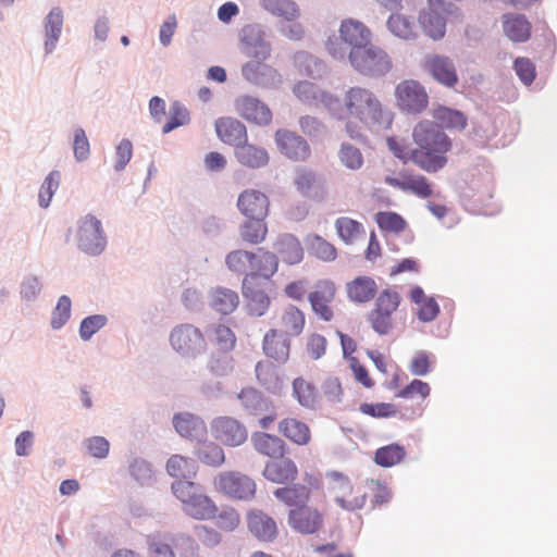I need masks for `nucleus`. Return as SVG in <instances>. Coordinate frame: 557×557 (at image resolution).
Here are the masks:
<instances>
[{"instance_id":"obj_1","label":"nucleus","mask_w":557,"mask_h":557,"mask_svg":"<svg viewBox=\"0 0 557 557\" xmlns=\"http://www.w3.org/2000/svg\"><path fill=\"white\" fill-rule=\"evenodd\" d=\"M416 148L410 152V160L428 173L442 170L447 163V152L451 141L441 127L430 121L420 122L413 133Z\"/></svg>"},{"instance_id":"obj_2","label":"nucleus","mask_w":557,"mask_h":557,"mask_svg":"<svg viewBox=\"0 0 557 557\" xmlns=\"http://www.w3.org/2000/svg\"><path fill=\"white\" fill-rule=\"evenodd\" d=\"M172 492L182 504L183 512L195 520H212L216 512L215 502L193 481H175Z\"/></svg>"},{"instance_id":"obj_3","label":"nucleus","mask_w":557,"mask_h":557,"mask_svg":"<svg viewBox=\"0 0 557 557\" xmlns=\"http://www.w3.org/2000/svg\"><path fill=\"white\" fill-rule=\"evenodd\" d=\"M348 59L356 71L367 76H382L391 69L387 53L373 46L371 40L364 47H357L356 50L349 51Z\"/></svg>"},{"instance_id":"obj_4","label":"nucleus","mask_w":557,"mask_h":557,"mask_svg":"<svg viewBox=\"0 0 557 557\" xmlns=\"http://www.w3.org/2000/svg\"><path fill=\"white\" fill-rule=\"evenodd\" d=\"M329 479V492L342 509L355 511L363 508L368 498L363 486H355L347 476L339 472L330 473Z\"/></svg>"},{"instance_id":"obj_5","label":"nucleus","mask_w":557,"mask_h":557,"mask_svg":"<svg viewBox=\"0 0 557 557\" xmlns=\"http://www.w3.org/2000/svg\"><path fill=\"white\" fill-rule=\"evenodd\" d=\"M214 488L226 497L238 500H251L256 496V482L239 471H224L213 481Z\"/></svg>"},{"instance_id":"obj_6","label":"nucleus","mask_w":557,"mask_h":557,"mask_svg":"<svg viewBox=\"0 0 557 557\" xmlns=\"http://www.w3.org/2000/svg\"><path fill=\"white\" fill-rule=\"evenodd\" d=\"M337 286L330 278L319 280L308 294L312 313L321 321L331 322L335 317Z\"/></svg>"},{"instance_id":"obj_7","label":"nucleus","mask_w":557,"mask_h":557,"mask_svg":"<svg viewBox=\"0 0 557 557\" xmlns=\"http://www.w3.org/2000/svg\"><path fill=\"white\" fill-rule=\"evenodd\" d=\"M339 37L347 48H336L333 41L327 42V50L335 59H344L347 49L354 51L357 47H364L371 40L370 29L361 22L348 18L342 22Z\"/></svg>"},{"instance_id":"obj_8","label":"nucleus","mask_w":557,"mask_h":557,"mask_svg":"<svg viewBox=\"0 0 557 557\" xmlns=\"http://www.w3.org/2000/svg\"><path fill=\"white\" fill-rule=\"evenodd\" d=\"M453 3L445 0H428L426 7L421 9L419 23L426 36L433 40L442 39L446 33V13Z\"/></svg>"},{"instance_id":"obj_9","label":"nucleus","mask_w":557,"mask_h":557,"mask_svg":"<svg viewBox=\"0 0 557 557\" xmlns=\"http://www.w3.org/2000/svg\"><path fill=\"white\" fill-rule=\"evenodd\" d=\"M240 51L256 61H265L271 55V44L265 38L264 27L261 24L245 25L239 32Z\"/></svg>"},{"instance_id":"obj_10","label":"nucleus","mask_w":557,"mask_h":557,"mask_svg":"<svg viewBox=\"0 0 557 557\" xmlns=\"http://www.w3.org/2000/svg\"><path fill=\"white\" fill-rule=\"evenodd\" d=\"M172 348L184 357H196L206 347L202 332L191 324H180L170 334Z\"/></svg>"},{"instance_id":"obj_11","label":"nucleus","mask_w":557,"mask_h":557,"mask_svg":"<svg viewBox=\"0 0 557 557\" xmlns=\"http://www.w3.org/2000/svg\"><path fill=\"white\" fill-rule=\"evenodd\" d=\"M278 487L274 491V496L288 507L295 508L296 506L306 505L311 494L320 490L321 481L318 476L311 473H305L302 483H293Z\"/></svg>"},{"instance_id":"obj_12","label":"nucleus","mask_w":557,"mask_h":557,"mask_svg":"<svg viewBox=\"0 0 557 557\" xmlns=\"http://www.w3.org/2000/svg\"><path fill=\"white\" fill-rule=\"evenodd\" d=\"M78 247L89 255L100 253L106 246L101 222L94 215H86L79 221L77 231Z\"/></svg>"},{"instance_id":"obj_13","label":"nucleus","mask_w":557,"mask_h":557,"mask_svg":"<svg viewBox=\"0 0 557 557\" xmlns=\"http://www.w3.org/2000/svg\"><path fill=\"white\" fill-rule=\"evenodd\" d=\"M287 522L300 534H313L323 528L324 515L313 506L300 505L289 510Z\"/></svg>"},{"instance_id":"obj_14","label":"nucleus","mask_w":557,"mask_h":557,"mask_svg":"<svg viewBox=\"0 0 557 557\" xmlns=\"http://www.w3.org/2000/svg\"><path fill=\"white\" fill-rule=\"evenodd\" d=\"M212 436L225 446L236 447L248 438L246 426L232 417H219L211 423Z\"/></svg>"},{"instance_id":"obj_15","label":"nucleus","mask_w":557,"mask_h":557,"mask_svg":"<svg viewBox=\"0 0 557 557\" xmlns=\"http://www.w3.org/2000/svg\"><path fill=\"white\" fill-rule=\"evenodd\" d=\"M242 293L246 301V308L250 315L262 317L271 306V298L263 284L251 275H245Z\"/></svg>"},{"instance_id":"obj_16","label":"nucleus","mask_w":557,"mask_h":557,"mask_svg":"<svg viewBox=\"0 0 557 557\" xmlns=\"http://www.w3.org/2000/svg\"><path fill=\"white\" fill-rule=\"evenodd\" d=\"M306 321V313L299 307L287 304L276 310L273 329L289 337H298L305 331Z\"/></svg>"},{"instance_id":"obj_17","label":"nucleus","mask_w":557,"mask_h":557,"mask_svg":"<svg viewBox=\"0 0 557 557\" xmlns=\"http://www.w3.org/2000/svg\"><path fill=\"white\" fill-rule=\"evenodd\" d=\"M264 61L246 62L242 66L243 77L251 84L263 88H277L282 84V75Z\"/></svg>"},{"instance_id":"obj_18","label":"nucleus","mask_w":557,"mask_h":557,"mask_svg":"<svg viewBox=\"0 0 557 557\" xmlns=\"http://www.w3.org/2000/svg\"><path fill=\"white\" fill-rule=\"evenodd\" d=\"M64 26V10L59 7H52L42 20L45 55L52 54L62 36Z\"/></svg>"},{"instance_id":"obj_19","label":"nucleus","mask_w":557,"mask_h":557,"mask_svg":"<svg viewBox=\"0 0 557 557\" xmlns=\"http://www.w3.org/2000/svg\"><path fill=\"white\" fill-rule=\"evenodd\" d=\"M277 432L283 440L304 447L312 441V432L307 422L296 417H284L277 422Z\"/></svg>"},{"instance_id":"obj_20","label":"nucleus","mask_w":557,"mask_h":557,"mask_svg":"<svg viewBox=\"0 0 557 557\" xmlns=\"http://www.w3.org/2000/svg\"><path fill=\"white\" fill-rule=\"evenodd\" d=\"M275 141L278 150L288 159L305 161L310 156V147L305 138L287 129H277Z\"/></svg>"},{"instance_id":"obj_21","label":"nucleus","mask_w":557,"mask_h":557,"mask_svg":"<svg viewBox=\"0 0 557 557\" xmlns=\"http://www.w3.org/2000/svg\"><path fill=\"white\" fill-rule=\"evenodd\" d=\"M269 207L268 196L253 188L243 190L237 199V208L245 218H267Z\"/></svg>"},{"instance_id":"obj_22","label":"nucleus","mask_w":557,"mask_h":557,"mask_svg":"<svg viewBox=\"0 0 557 557\" xmlns=\"http://www.w3.org/2000/svg\"><path fill=\"white\" fill-rule=\"evenodd\" d=\"M247 527L250 533L260 541L272 542L278 534L276 521L260 509H251L247 513Z\"/></svg>"},{"instance_id":"obj_23","label":"nucleus","mask_w":557,"mask_h":557,"mask_svg":"<svg viewBox=\"0 0 557 557\" xmlns=\"http://www.w3.org/2000/svg\"><path fill=\"white\" fill-rule=\"evenodd\" d=\"M426 66L432 77L446 87H454L458 83V74L455 62L449 57L434 54L426 61Z\"/></svg>"},{"instance_id":"obj_24","label":"nucleus","mask_w":557,"mask_h":557,"mask_svg":"<svg viewBox=\"0 0 557 557\" xmlns=\"http://www.w3.org/2000/svg\"><path fill=\"white\" fill-rule=\"evenodd\" d=\"M290 338L278 330L270 329L262 339L264 355L277 362L287 361L290 352Z\"/></svg>"},{"instance_id":"obj_25","label":"nucleus","mask_w":557,"mask_h":557,"mask_svg":"<svg viewBox=\"0 0 557 557\" xmlns=\"http://www.w3.org/2000/svg\"><path fill=\"white\" fill-rule=\"evenodd\" d=\"M345 290L351 302L367 304L375 298L379 286L373 277L359 275L346 283Z\"/></svg>"},{"instance_id":"obj_26","label":"nucleus","mask_w":557,"mask_h":557,"mask_svg":"<svg viewBox=\"0 0 557 557\" xmlns=\"http://www.w3.org/2000/svg\"><path fill=\"white\" fill-rule=\"evenodd\" d=\"M262 475L270 482L287 484L297 479L298 468L292 459L283 457L278 458V460L267 462Z\"/></svg>"},{"instance_id":"obj_27","label":"nucleus","mask_w":557,"mask_h":557,"mask_svg":"<svg viewBox=\"0 0 557 557\" xmlns=\"http://www.w3.org/2000/svg\"><path fill=\"white\" fill-rule=\"evenodd\" d=\"M251 444L258 454L271 459L283 458L286 454L285 441L275 434L255 432L251 435Z\"/></svg>"},{"instance_id":"obj_28","label":"nucleus","mask_w":557,"mask_h":557,"mask_svg":"<svg viewBox=\"0 0 557 557\" xmlns=\"http://www.w3.org/2000/svg\"><path fill=\"white\" fill-rule=\"evenodd\" d=\"M277 268V257L268 250L259 248L251 255L249 272H247L246 275H251L257 280L260 277L269 280L275 274Z\"/></svg>"},{"instance_id":"obj_29","label":"nucleus","mask_w":557,"mask_h":557,"mask_svg":"<svg viewBox=\"0 0 557 557\" xmlns=\"http://www.w3.org/2000/svg\"><path fill=\"white\" fill-rule=\"evenodd\" d=\"M504 34L515 42H525L531 36V23L524 14L505 13L502 16Z\"/></svg>"},{"instance_id":"obj_30","label":"nucleus","mask_w":557,"mask_h":557,"mask_svg":"<svg viewBox=\"0 0 557 557\" xmlns=\"http://www.w3.org/2000/svg\"><path fill=\"white\" fill-rule=\"evenodd\" d=\"M151 115L158 123H163L162 132L169 133L189 121V112L186 107H150Z\"/></svg>"},{"instance_id":"obj_31","label":"nucleus","mask_w":557,"mask_h":557,"mask_svg":"<svg viewBox=\"0 0 557 557\" xmlns=\"http://www.w3.org/2000/svg\"><path fill=\"white\" fill-rule=\"evenodd\" d=\"M218 137L231 146H239L247 140V131L244 124L232 117H221L215 122Z\"/></svg>"},{"instance_id":"obj_32","label":"nucleus","mask_w":557,"mask_h":557,"mask_svg":"<svg viewBox=\"0 0 557 557\" xmlns=\"http://www.w3.org/2000/svg\"><path fill=\"white\" fill-rule=\"evenodd\" d=\"M293 92L299 101L307 102V104H334L339 102L338 98L322 91L319 86L308 81L296 84Z\"/></svg>"},{"instance_id":"obj_33","label":"nucleus","mask_w":557,"mask_h":557,"mask_svg":"<svg viewBox=\"0 0 557 557\" xmlns=\"http://www.w3.org/2000/svg\"><path fill=\"white\" fill-rule=\"evenodd\" d=\"M235 157L242 165L250 169L263 168L270 160L269 153L263 147L248 144L247 140L236 147Z\"/></svg>"},{"instance_id":"obj_34","label":"nucleus","mask_w":557,"mask_h":557,"mask_svg":"<svg viewBox=\"0 0 557 557\" xmlns=\"http://www.w3.org/2000/svg\"><path fill=\"white\" fill-rule=\"evenodd\" d=\"M397 104H428L425 88L417 81L407 79L395 88Z\"/></svg>"},{"instance_id":"obj_35","label":"nucleus","mask_w":557,"mask_h":557,"mask_svg":"<svg viewBox=\"0 0 557 557\" xmlns=\"http://www.w3.org/2000/svg\"><path fill=\"white\" fill-rule=\"evenodd\" d=\"M409 297L417 306V315L420 321L431 322L436 319L440 306L435 298L426 296L420 286L413 287Z\"/></svg>"},{"instance_id":"obj_36","label":"nucleus","mask_w":557,"mask_h":557,"mask_svg":"<svg viewBox=\"0 0 557 557\" xmlns=\"http://www.w3.org/2000/svg\"><path fill=\"white\" fill-rule=\"evenodd\" d=\"M173 424L177 433L186 438H200L207 433L203 421L191 413L175 414Z\"/></svg>"},{"instance_id":"obj_37","label":"nucleus","mask_w":557,"mask_h":557,"mask_svg":"<svg viewBox=\"0 0 557 557\" xmlns=\"http://www.w3.org/2000/svg\"><path fill=\"white\" fill-rule=\"evenodd\" d=\"M292 395L297 403L307 409L315 407L318 389L314 384L302 376L295 377L292 382Z\"/></svg>"},{"instance_id":"obj_38","label":"nucleus","mask_w":557,"mask_h":557,"mask_svg":"<svg viewBox=\"0 0 557 557\" xmlns=\"http://www.w3.org/2000/svg\"><path fill=\"white\" fill-rule=\"evenodd\" d=\"M275 249L282 261L287 264H297L304 258L300 242L293 235H283L275 243Z\"/></svg>"},{"instance_id":"obj_39","label":"nucleus","mask_w":557,"mask_h":557,"mask_svg":"<svg viewBox=\"0 0 557 557\" xmlns=\"http://www.w3.org/2000/svg\"><path fill=\"white\" fill-rule=\"evenodd\" d=\"M196 462L182 455H172L166 462L168 473L181 481H191L197 475Z\"/></svg>"},{"instance_id":"obj_40","label":"nucleus","mask_w":557,"mask_h":557,"mask_svg":"<svg viewBox=\"0 0 557 557\" xmlns=\"http://www.w3.org/2000/svg\"><path fill=\"white\" fill-rule=\"evenodd\" d=\"M298 71L312 78H321L326 73L325 63L307 51H298L294 55Z\"/></svg>"},{"instance_id":"obj_41","label":"nucleus","mask_w":557,"mask_h":557,"mask_svg":"<svg viewBox=\"0 0 557 557\" xmlns=\"http://www.w3.org/2000/svg\"><path fill=\"white\" fill-rule=\"evenodd\" d=\"M388 30L396 37L413 40L417 37V26L413 18L399 13H393L386 22Z\"/></svg>"},{"instance_id":"obj_42","label":"nucleus","mask_w":557,"mask_h":557,"mask_svg":"<svg viewBox=\"0 0 557 557\" xmlns=\"http://www.w3.org/2000/svg\"><path fill=\"white\" fill-rule=\"evenodd\" d=\"M260 5L269 13L290 22L300 15L299 7L293 0H260Z\"/></svg>"},{"instance_id":"obj_43","label":"nucleus","mask_w":557,"mask_h":557,"mask_svg":"<svg viewBox=\"0 0 557 557\" xmlns=\"http://www.w3.org/2000/svg\"><path fill=\"white\" fill-rule=\"evenodd\" d=\"M238 399L243 407L253 416L265 411L270 405V400L253 387L243 388L238 394Z\"/></svg>"},{"instance_id":"obj_44","label":"nucleus","mask_w":557,"mask_h":557,"mask_svg":"<svg viewBox=\"0 0 557 557\" xmlns=\"http://www.w3.org/2000/svg\"><path fill=\"white\" fill-rule=\"evenodd\" d=\"M240 226V236L246 243L257 245L262 243L268 234L265 218H247Z\"/></svg>"},{"instance_id":"obj_45","label":"nucleus","mask_w":557,"mask_h":557,"mask_svg":"<svg viewBox=\"0 0 557 557\" xmlns=\"http://www.w3.org/2000/svg\"><path fill=\"white\" fill-rule=\"evenodd\" d=\"M238 304V295L234 290L219 287L211 293L212 308L223 314L232 313Z\"/></svg>"},{"instance_id":"obj_46","label":"nucleus","mask_w":557,"mask_h":557,"mask_svg":"<svg viewBox=\"0 0 557 557\" xmlns=\"http://www.w3.org/2000/svg\"><path fill=\"white\" fill-rule=\"evenodd\" d=\"M406 457V449L399 444H389L380 447L375 451L374 461L383 468L394 467Z\"/></svg>"},{"instance_id":"obj_47","label":"nucleus","mask_w":557,"mask_h":557,"mask_svg":"<svg viewBox=\"0 0 557 557\" xmlns=\"http://www.w3.org/2000/svg\"><path fill=\"white\" fill-rule=\"evenodd\" d=\"M210 341L222 351H231L236 345V335L231 327L216 324L209 331Z\"/></svg>"},{"instance_id":"obj_48","label":"nucleus","mask_w":557,"mask_h":557,"mask_svg":"<svg viewBox=\"0 0 557 557\" xmlns=\"http://www.w3.org/2000/svg\"><path fill=\"white\" fill-rule=\"evenodd\" d=\"M212 520H214L215 527L220 531L233 532L240 524V515L232 506H222L221 509L218 508V512Z\"/></svg>"},{"instance_id":"obj_49","label":"nucleus","mask_w":557,"mask_h":557,"mask_svg":"<svg viewBox=\"0 0 557 557\" xmlns=\"http://www.w3.org/2000/svg\"><path fill=\"white\" fill-rule=\"evenodd\" d=\"M335 227L338 236L346 244L356 242L364 232V228L360 222L347 216L338 218L335 222Z\"/></svg>"},{"instance_id":"obj_50","label":"nucleus","mask_w":557,"mask_h":557,"mask_svg":"<svg viewBox=\"0 0 557 557\" xmlns=\"http://www.w3.org/2000/svg\"><path fill=\"white\" fill-rule=\"evenodd\" d=\"M434 116L440 121L441 128H457L462 129L467 125L466 116L457 110H454L449 107H438L435 110Z\"/></svg>"},{"instance_id":"obj_51","label":"nucleus","mask_w":557,"mask_h":557,"mask_svg":"<svg viewBox=\"0 0 557 557\" xmlns=\"http://www.w3.org/2000/svg\"><path fill=\"white\" fill-rule=\"evenodd\" d=\"M196 455L201 462L211 467H219L225 460L223 449L212 442H205L200 444Z\"/></svg>"},{"instance_id":"obj_52","label":"nucleus","mask_w":557,"mask_h":557,"mask_svg":"<svg viewBox=\"0 0 557 557\" xmlns=\"http://www.w3.org/2000/svg\"><path fill=\"white\" fill-rule=\"evenodd\" d=\"M364 491L372 497V508L387 504L392 498V493L386 484L379 480H367L363 485Z\"/></svg>"},{"instance_id":"obj_53","label":"nucleus","mask_w":557,"mask_h":557,"mask_svg":"<svg viewBox=\"0 0 557 557\" xmlns=\"http://www.w3.org/2000/svg\"><path fill=\"white\" fill-rule=\"evenodd\" d=\"M375 221L382 231L389 233H400L407 227L405 219L392 211H382L376 213Z\"/></svg>"},{"instance_id":"obj_54","label":"nucleus","mask_w":557,"mask_h":557,"mask_svg":"<svg viewBox=\"0 0 557 557\" xmlns=\"http://www.w3.org/2000/svg\"><path fill=\"white\" fill-rule=\"evenodd\" d=\"M400 302L401 297L399 293L395 289L386 288L376 297L373 309L393 314L398 309Z\"/></svg>"},{"instance_id":"obj_55","label":"nucleus","mask_w":557,"mask_h":557,"mask_svg":"<svg viewBox=\"0 0 557 557\" xmlns=\"http://www.w3.org/2000/svg\"><path fill=\"white\" fill-rule=\"evenodd\" d=\"M359 411L371 418H389L395 417L398 413L396 405L392 403H362L359 406Z\"/></svg>"},{"instance_id":"obj_56","label":"nucleus","mask_w":557,"mask_h":557,"mask_svg":"<svg viewBox=\"0 0 557 557\" xmlns=\"http://www.w3.org/2000/svg\"><path fill=\"white\" fill-rule=\"evenodd\" d=\"M309 246L313 255L323 261H334L337 257L336 248L319 235L309 239Z\"/></svg>"},{"instance_id":"obj_57","label":"nucleus","mask_w":557,"mask_h":557,"mask_svg":"<svg viewBox=\"0 0 557 557\" xmlns=\"http://www.w3.org/2000/svg\"><path fill=\"white\" fill-rule=\"evenodd\" d=\"M61 175L58 171H52L44 181L39 194V205L47 208L52 199L53 194L59 188Z\"/></svg>"},{"instance_id":"obj_58","label":"nucleus","mask_w":557,"mask_h":557,"mask_svg":"<svg viewBox=\"0 0 557 557\" xmlns=\"http://www.w3.org/2000/svg\"><path fill=\"white\" fill-rule=\"evenodd\" d=\"M371 327L379 335H386L393 329V314L372 309L368 314Z\"/></svg>"},{"instance_id":"obj_59","label":"nucleus","mask_w":557,"mask_h":557,"mask_svg":"<svg viewBox=\"0 0 557 557\" xmlns=\"http://www.w3.org/2000/svg\"><path fill=\"white\" fill-rule=\"evenodd\" d=\"M405 191H410L420 198H429L433 194L431 183L428 181L425 176L420 174H407V184Z\"/></svg>"},{"instance_id":"obj_60","label":"nucleus","mask_w":557,"mask_h":557,"mask_svg":"<svg viewBox=\"0 0 557 557\" xmlns=\"http://www.w3.org/2000/svg\"><path fill=\"white\" fill-rule=\"evenodd\" d=\"M431 393V387L426 382L414 379L407 386L397 393V397L425 400Z\"/></svg>"},{"instance_id":"obj_61","label":"nucleus","mask_w":557,"mask_h":557,"mask_svg":"<svg viewBox=\"0 0 557 557\" xmlns=\"http://www.w3.org/2000/svg\"><path fill=\"white\" fill-rule=\"evenodd\" d=\"M341 162L350 170H359L363 164V157L359 148L343 144L339 150Z\"/></svg>"},{"instance_id":"obj_62","label":"nucleus","mask_w":557,"mask_h":557,"mask_svg":"<svg viewBox=\"0 0 557 557\" xmlns=\"http://www.w3.org/2000/svg\"><path fill=\"white\" fill-rule=\"evenodd\" d=\"M245 120L257 125H268L272 120L269 107H242L239 113Z\"/></svg>"},{"instance_id":"obj_63","label":"nucleus","mask_w":557,"mask_h":557,"mask_svg":"<svg viewBox=\"0 0 557 557\" xmlns=\"http://www.w3.org/2000/svg\"><path fill=\"white\" fill-rule=\"evenodd\" d=\"M107 317L103 314H94L85 318L79 325V336L83 341H88L101 327L107 324Z\"/></svg>"},{"instance_id":"obj_64","label":"nucleus","mask_w":557,"mask_h":557,"mask_svg":"<svg viewBox=\"0 0 557 557\" xmlns=\"http://www.w3.org/2000/svg\"><path fill=\"white\" fill-rule=\"evenodd\" d=\"M148 557H175L170 543L161 536L148 539Z\"/></svg>"}]
</instances>
